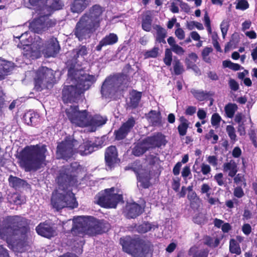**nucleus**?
Returning <instances> with one entry per match:
<instances>
[{"instance_id":"nucleus-24","label":"nucleus","mask_w":257,"mask_h":257,"mask_svg":"<svg viewBox=\"0 0 257 257\" xmlns=\"http://www.w3.org/2000/svg\"><path fill=\"white\" fill-rule=\"evenodd\" d=\"M24 34H22L20 36L16 37V38L18 39L20 42L17 45L18 48H21L23 50L22 53L24 56L27 58H31L33 55L34 51L32 45H29L22 42L21 39L23 37Z\"/></svg>"},{"instance_id":"nucleus-31","label":"nucleus","mask_w":257,"mask_h":257,"mask_svg":"<svg viewBox=\"0 0 257 257\" xmlns=\"http://www.w3.org/2000/svg\"><path fill=\"white\" fill-rule=\"evenodd\" d=\"M191 92L193 96L199 101L207 100L208 97L214 95V92L213 91L207 92L201 90L192 89Z\"/></svg>"},{"instance_id":"nucleus-16","label":"nucleus","mask_w":257,"mask_h":257,"mask_svg":"<svg viewBox=\"0 0 257 257\" xmlns=\"http://www.w3.org/2000/svg\"><path fill=\"white\" fill-rule=\"evenodd\" d=\"M144 212V208L135 202L127 203L125 205L124 213L128 219H135Z\"/></svg>"},{"instance_id":"nucleus-53","label":"nucleus","mask_w":257,"mask_h":257,"mask_svg":"<svg viewBox=\"0 0 257 257\" xmlns=\"http://www.w3.org/2000/svg\"><path fill=\"white\" fill-rule=\"evenodd\" d=\"M249 8V4L246 0H240L236 6V9L241 10H246Z\"/></svg>"},{"instance_id":"nucleus-29","label":"nucleus","mask_w":257,"mask_h":257,"mask_svg":"<svg viewBox=\"0 0 257 257\" xmlns=\"http://www.w3.org/2000/svg\"><path fill=\"white\" fill-rule=\"evenodd\" d=\"M142 96V93L136 90H133L130 93L128 106L132 109L137 108L139 105Z\"/></svg>"},{"instance_id":"nucleus-13","label":"nucleus","mask_w":257,"mask_h":257,"mask_svg":"<svg viewBox=\"0 0 257 257\" xmlns=\"http://www.w3.org/2000/svg\"><path fill=\"white\" fill-rule=\"evenodd\" d=\"M76 85H65L62 91V99L64 103L75 102L81 94Z\"/></svg>"},{"instance_id":"nucleus-35","label":"nucleus","mask_w":257,"mask_h":257,"mask_svg":"<svg viewBox=\"0 0 257 257\" xmlns=\"http://www.w3.org/2000/svg\"><path fill=\"white\" fill-rule=\"evenodd\" d=\"M154 29L157 33L156 41L160 43L166 44L165 39L167 36L166 30L159 25H156Z\"/></svg>"},{"instance_id":"nucleus-37","label":"nucleus","mask_w":257,"mask_h":257,"mask_svg":"<svg viewBox=\"0 0 257 257\" xmlns=\"http://www.w3.org/2000/svg\"><path fill=\"white\" fill-rule=\"evenodd\" d=\"M187 198L190 201V207L193 209H198L200 207V200L196 193L187 195Z\"/></svg>"},{"instance_id":"nucleus-61","label":"nucleus","mask_w":257,"mask_h":257,"mask_svg":"<svg viewBox=\"0 0 257 257\" xmlns=\"http://www.w3.org/2000/svg\"><path fill=\"white\" fill-rule=\"evenodd\" d=\"M211 169L209 165L202 163L201 166V172L204 175H207L211 172Z\"/></svg>"},{"instance_id":"nucleus-9","label":"nucleus","mask_w":257,"mask_h":257,"mask_svg":"<svg viewBox=\"0 0 257 257\" xmlns=\"http://www.w3.org/2000/svg\"><path fill=\"white\" fill-rule=\"evenodd\" d=\"M77 141L75 140H65L57 145L56 148V156L57 159H63L67 161L73 157L75 153L74 150V143Z\"/></svg>"},{"instance_id":"nucleus-40","label":"nucleus","mask_w":257,"mask_h":257,"mask_svg":"<svg viewBox=\"0 0 257 257\" xmlns=\"http://www.w3.org/2000/svg\"><path fill=\"white\" fill-rule=\"evenodd\" d=\"M8 200L11 204L21 205L25 203V200L20 194L14 193L8 197Z\"/></svg>"},{"instance_id":"nucleus-19","label":"nucleus","mask_w":257,"mask_h":257,"mask_svg":"<svg viewBox=\"0 0 257 257\" xmlns=\"http://www.w3.org/2000/svg\"><path fill=\"white\" fill-rule=\"evenodd\" d=\"M149 149L160 148L165 145V136L161 133H157L153 136H149L145 139Z\"/></svg>"},{"instance_id":"nucleus-58","label":"nucleus","mask_w":257,"mask_h":257,"mask_svg":"<svg viewBox=\"0 0 257 257\" xmlns=\"http://www.w3.org/2000/svg\"><path fill=\"white\" fill-rule=\"evenodd\" d=\"M211 188L209 186V185L206 183L203 184L201 186V190L200 192L201 194H206V196L209 197L210 195V193L209 192L211 190Z\"/></svg>"},{"instance_id":"nucleus-15","label":"nucleus","mask_w":257,"mask_h":257,"mask_svg":"<svg viewBox=\"0 0 257 257\" xmlns=\"http://www.w3.org/2000/svg\"><path fill=\"white\" fill-rule=\"evenodd\" d=\"M37 233L43 237L51 238L56 235V231L53 224L45 221L41 222L36 227Z\"/></svg>"},{"instance_id":"nucleus-52","label":"nucleus","mask_w":257,"mask_h":257,"mask_svg":"<svg viewBox=\"0 0 257 257\" xmlns=\"http://www.w3.org/2000/svg\"><path fill=\"white\" fill-rule=\"evenodd\" d=\"M181 178L179 177H176L173 178L172 182V188L176 192L179 191L180 187Z\"/></svg>"},{"instance_id":"nucleus-49","label":"nucleus","mask_w":257,"mask_h":257,"mask_svg":"<svg viewBox=\"0 0 257 257\" xmlns=\"http://www.w3.org/2000/svg\"><path fill=\"white\" fill-rule=\"evenodd\" d=\"M234 183L238 186L243 185V187H245L246 186V183L245 179L244 178V176L241 174H238L234 176L233 179Z\"/></svg>"},{"instance_id":"nucleus-54","label":"nucleus","mask_w":257,"mask_h":257,"mask_svg":"<svg viewBox=\"0 0 257 257\" xmlns=\"http://www.w3.org/2000/svg\"><path fill=\"white\" fill-rule=\"evenodd\" d=\"M228 85L230 89L233 91H236L239 88L238 83L235 80L232 78L229 80Z\"/></svg>"},{"instance_id":"nucleus-41","label":"nucleus","mask_w":257,"mask_h":257,"mask_svg":"<svg viewBox=\"0 0 257 257\" xmlns=\"http://www.w3.org/2000/svg\"><path fill=\"white\" fill-rule=\"evenodd\" d=\"M237 108V105L235 103H229L226 104L224 107V111L226 116L230 118H232Z\"/></svg>"},{"instance_id":"nucleus-28","label":"nucleus","mask_w":257,"mask_h":257,"mask_svg":"<svg viewBox=\"0 0 257 257\" xmlns=\"http://www.w3.org/2000/svg\"><path fill=\"white\" fill-rule=\"evenodd\" d=\"M114 80L112 78H107L103 82L101 88V93L102 95H110L114 89Z\"/></svg>"},{"instance_id":"nucleus-44","label":"nucleus","mask_w":257,"mask_h":257,"mask_svg":"<svg viewBox=\"0 0 257 257\" xmlns=\"http://www.w3.org/2000/svg\"><path fill=\"white\" fill-rule=\"evenodd\" d=\"M151 177L150 174L146 173L143 174L140 177V182L143 188L146 189L149 188L151 185Z\"/></svg>"},{"instance_id":"nucleus-64","label":"nucleus","mask_w":257,"mask_h":257,"mask_svg":"<svg viewBox=\"0 0 257 257\" xmlns=\"http://www.w3.org/2000/svg\"><path fill=\"white\" fill-rule=\"evenodd\" d=\"M223 176V174L221 173L216 174L214 176V179L216 181L217 184L219 186H221L224 184Z\"/></svg>"},{"instance_id":"nucleus-4","label":"nucleus","mask_w":257,"mask_h":257,"mask_svg":"<svg viewBox=\"0 0 257 257\" xmlns=\"http://www.w3.org/2000/svg\"><path fill=\"white\" fill-rule=\"evenodd\" d=\"M119 242L122 250L134 257H147L153 246L151 241L139 235L123 236Z\"/></svg>"},{"instance_id":"nucleus-48","label":"nucleus","mask_w":257,"mask_h":257,"mask_svg":"<svg viewBox=\"0 0 257 257\" xmlns=\"http://www.w3.org/2000/svg\"><path fill=\"white\" fill-rule=\"evenodd\" d=\"M163 61L167 66H170L172 61V52L170 49L167 48L165 51V57Z\"/></svg>"},{"instance_id":"nucleus-26","label":"nucleus","mask_w":257,"mask_h":257,"mask_svg":"<svg viewBox=\"0 0 257 257\" xmlns=\"http://www.w3.org/2000/svg\"><path fill=\"white\" fill-rule=\"evenodd\" d=\"M91 0H74L71 6L72 13H80L83 12L89 5Z\"/></svg>"},{"instance_id":"nucleus-23","label":"nucleus","mask_w":257,"mask_h":257,"mask_svg":"<svg viewBox=\"0 0 257 257\" xmlns=\"http://www.w3.org/2000/svg\"><path fill=\"white\" fill-rule=\"evenodd\" d=\"M147 117L152 126L156 127L163 125L162 117L160 111L151 110L148 113Z\"/></svg>"},{"instance_id":"nucleus-6","label":"nucleus","mask_w":257,"mask_h":257,"mask_svg":"<svg viewBox=\"0 0 257 257\" xmlns=\"http://www.w3.org/2000/svg\"><path fill=\"white\" fill-rule=\"evenodd\" d=\"M80 71L75 68V64H71L68 68V76L72 81H74L78 90H88L94 82V76L87 74H81Z\"/></svg>"},{"instance_id":"nucleus-33","label":"nucleus","mask_w":257,"mask_h":257,"mask_svg":"<svg viewBox=\"0 0 257 257\" xmlns=\"http://www.w3.org/2000/svg\"><path fill=\"white\" fill-rule=\"evenodd\" d=\"M152 17L150 11L146 12L143 17L142 27L143 30L146 32H150L152 29Z\"/></svg>"},{"instance_id":"nucleus-12","label":"nucleus","mask_w":257,"mask_h":257,"mask_svg":"<svg viewBox=\"0 0 257 257\" xmlns=\"http://www.w3.org/2000/svg\"><path fill=\"white\" fill-rule=\"evenodd\" d=\"M136 120L133 116H131L124 122L122 123L119 128L114 132L115 140L120 141L124 139L133 129L136 124Z\"/></svg>"},{"instance_id":"nucleus-62","label":"nucleus","mask_w":257,"mask_h":257,"mask_svg":"<svg viewBox=\"0 0 257 257\" xmlns=\"http://www.w3.org/2000/svg\"><path fill=\"white\" fill-rule=\"evenodd\" d=\"M175 34L178 39L180 40H183L185 38V32L182 28H177L175 32Z\"/></svg>"},{"instance_id":"nucleus-18","label":"nucleus","mask_w":257,"mask_h":257,"mask_svg":"<svg viewBox=\"0 0 257 257\" xmlns=\"http://www.w3.org/2000/svg\"><path fill=\"white\" fill-rule=\"evenodd\" d=\"M104 160L105 165L107 167L110 168L114 167L118 160V153L115 146H110L106 149Z\"/></svg>"},{"instance_id":"nucleus-50","label":"nucleus","mask_w":257,"mask_h":257,"mask_svg":"<svg viewBox=\"0 0 257 257\" xmlns=\"http://www.w3.org/2000/svg\"><path fill=\"white\" fill-rule=\"evenodd\" d=\"M159 53V48L154 47L152 49L146 51L144 54L145 58H156Z\"/></svg>"},{"instance_id":"nucleus-8","label":"nucleus","mask_w":257,"mask_h":257,"mask_svg":"<svg viewBox=\"0 0 257 257\" xmlns=\"http://www.w3.org/2000/svg\"><path fill=\"white\" fill-rule=\"evenodd\" d=\"M57 24L55 19H51L48 15H43L35 18L30 23V30L37 34H42Z\"/></svg>"},{"instance_id":"nucleus-39","label":"nucleus","mask_w":257,"mask_h":257,"mask_svg":"<svg viewBox=\"0 0 257 257\" xmlns=\"http://www.w3.org/2000/svg\"><path fill=\"white\" fill-rule=\"evenodd\" d=\"M229 251L232 253L239 255L241 253V248L239 244L234 238H231L229 240Z\"/></svg>"},{"instance_id":"nucleus-2","label":"nucleus","mask_w":257,"mask_h":257,"mask_svg":"<svg viewBox=\"0 0 257 257\" xmlns=\"http://www.w3.org/2000/svg\"><path fill=\"white\" fill-rule=\"evenodd\" d=\"M47 150L45 145L27 146L19 154L21 166L26 172L36 171L43 166Z\"/></svg>"},{"instance_id":"nucleus-5","label":"nucleus","mask_w":257,"mask_h":257,"mask_svg":"<svg viewBox=\"0 0 257 257\" xmlns=\"http://www.w3.org/2000/svg\"><path fill=\"white\" fill-rule=\"evenodd\" d=\"M114 187L105 189L96 196L97 204L105 208H115L119 202L123 203L122 194L114 193Z\"/></svg>"},{"instance_id":"nucleus-32","label":"nucleus","mask_w":257,"mask_h":257,"mask_svg":"<svg viewBox=\"0 0 257 257\" xmlns=\"http://www.w3.org/2000/svg\"><path fill=\"white\" fill-rule=\"evenodd\" d=\"M209 250L206 249H199L196 245L191 246L188 252V255L192 257H208Z\"/></svg>"},{"instance_id":"nucleus-17","label":"nucleus","mask_w":257,"mask_h":257,"mask_svg":"<svg viewBox=\"0 0 257 257\" xmlns=\"http://www.w3.org/2000/svg\"><path fill=\"white\" fill-rule=\"evenodd\" d=\"M60 49V47L57 38L52 37L45 42L43 53L47 57H54L59 53Z\"/></svg>"},{"instance_id":"nucleus-27","label":"nucleus","mask_w":257,"mask_h":257,"mask_svg":"<svg viewBox=\"0 0 257 257\" xmlns=\"http://www.w3.org/2000/svg\"><path fill=\"white\" fill-rule=\"evenodd\" d=\"M149 149V147H148L146 142L144 139L135 146L132 150V154L135 156L140 157L145 154Z\"/></svg>"},{"instance_id":"nucleus-46","label":"nucleus","mask_w":257,"mask_h":257,"mask_svg":"<svg viewBox=\"0 0 257 257\" xmlns=\"http://www.w3.org/2000/svg\"><path fill=\"white\" fill-rule=\"evenodd\" d=\"M76 54L74 55V59L77 60L79 56H84L87 54V48L86 46L80 45L78 48L74 50Z\"/></svg>"},{"instance_id":"nucleus-63","label":"nucleus","mask_w":257,"mask_h":257,"mask_svg":"<svg viewBox=\"0 0 257 257\" xmlns=\"http://www.w3.org/2000/svg\"><path fill=\"white\" fill-rule=\"evenodd\" d=\"M196 107L194 106H188L185 111V114L187 115H192L196 111Z\"/></svg>"},{"instance_id":"nucleus-55","label":"nucleus","mask_w":257,"mask_h":257,"mask_svg":"<svg viewBox=\"0 0 257 257\" xmlns=\"http://www.w3.org/2000/svg\"><path fill=\"white\" fill-rule=\"evenodd\" d=\"M221 118L217 113H214L212 115L211 122L212 125L215 126L219 124Z\"/></svg>"},{"instance_id":"nucleus-34","label":"nucleus","mask_w":257,"mask_h":257,"mask_svg":"<svg viewBox=\"0 0 257 257\" xmlns=\"http://www.w3.org/2000/svg\"><path fill=\"white\" fill-rule=\"evenodd\" d=\"M189 57L192 59L193 61V63H191L189 60H187V68L188 69H191L196 73V74L200 75V70L197 65L195 64V62H196L198 58L197 55L195 53L192 52L189 54Z\"/></svg>"},{"instance_id":"nucleus-42","label":"nucleus","mask_w":257,"mask_h":257,"mask_svg":"<svg viewBox=\"0 0 257 257\" xmlns=\"http://www.w3.org/2000/svg\"><path fill=\"white\" fill-rule=\"evenodd\" d=\"M173 66L174 72L176 75H179L185 71L184 66L179 59L174 60Z\"/></svg>"},{"instance_id":"nucleus-43","label":"nucleus","mask_w":257,"mask_h":257,"mask_svg":"<svg viewBox=\"0 0 257 257\" xmlns=\"http://www.w3.org/2000/svg\"><path fill=\"white\" fill-rule=\"evenodd\" d=\"M153 227L152 224L149 222H144L137 227V231L140 233H145L150 231Z\"/></svg>"},{"instance_id":"nucleus-36","label":"nucleus","mask_w":257,"mask_h":257,"mask_svg":"<svg viewBox=\"0 0 257 257\" xmlns=\"http://www.w3.org/2000/svg\"><path fill=\"white\" fill-rule=\"evenodd\" d=\"M9 185L11 187L17 189L24 186L26 181L18 177L11 175L8 179Z\"/></svg>"},{"instance_id":"nucleus-25","label":"nucleus","mask_w":257,"mask_h":257,"mask_svg":"<svg viewBox=\"0 0 257 257\" xmlns=\"http://www.w3.org/2000/svg\"><path fill=\"white\" fill-rule=\"evenodd\" d=\"M14 68V63L0 57V81L5 79L6 75Z\"/></svg>"},{"instance_id":"nucleus-3","label":"nucleus","mask_w":257,"mask_h":257,"mask_svg":"<svg viewBox=\"0 0 257 257\" xmlns=\"http://www.w3.org/2000/svg\"><path fill=\"white\" fill-rule=\"evenodd\" d=\"M109 224L103 220H97L93 216L78 217L73 221L71 232L74 236L83 237L101 234L107 230Z\"/></svg>"},{"instance_id":"nucleus-14","label":"nucleus","mask_w":257,"mask_h":257,"mask_svg":"<svg viewBox=\"0 0 257 257\" xmlns=\"http://www.w3.org/2000/svg\"><path fill=\"white\" fill-rule=\"evenodd\" d=\"M103 11L102 7L98 5H95L90 8L88 14H84L82 16L86 17V20L98 28L101 22L100 17Z\"/></svg>"},{"instance_id":"nucleus-57","label":"nucleus","mask_w":257,"mask_h":257,"mask_svg":"<svg viewBox=\"0 0 257 257\" xmlns=\"http://www.w3.org/2000/svg\"><path fill=\"white\" fill-rule=\"evenodd\" d=\"M206 139L207 140H209L211 138H213V141L212 142V144H216L218 140V136L214 134V131L213 130H210L208 134H207L205 137Z\"/></svg>"},{"instance_id":"nucleus-51","label":"nucleus","mask_w":257,"mask_h":257,"mask_svg":"<svg viewBox=\"0 0 257 257\" xmlns=\"http://www.w3.org/2000/svg\"><path fill=\"white\" fill-rule=\"evenodd\" d=\"M189 127V124L180 123L178 126V133L180 136H184L186 135L187 130Z\"/></svg>"},{"instance_id":"nucleus-56","label":"nucleus","mask_w":257,"mask_h":257,"mask_svg":"<svg viewBox=\"0 0 257 257\" xmlns=\"http://www.w3.org/2000/svg\"><path fill=\"white\" fill-rule=\"evenodd\" d=\"M233 195L238 198H240L244 195V191L241 186H237L234 189Z\"/></svg>"},{"instance_id":"nucleus-7","label":"nucleus","mask_w":257,"mask_h":257,"mask_svg":"<svg viewBox=\"0 0 257 257\" xmlns=\"http://www.w3.org/2000/svg\"><path fill=\"white\" fill-rule=\"evenodd\" d=\"M85 16H82L76 23L74 30V35L80 41L90 38L91 35L98 28L85 19Z\"/></svg>"},{"instance_id":"nucleus-47","label":"nucleus","mask_w":257,"mask_h":257,"mask_svg":"<svg viewBox=\"0 0 257 257\" xmlns=\"http://www.w3.org/2000/svg\"><path fill=\"white\" fill-rule=\"evenodd\" d=\"M226 132L230 139L231 142L234 143L236 141V135L234 127L231 125H228L226 126Z\"/></svg>"},{"instance_id":"nucleus-10","label":"nucleus","mask_w":257,"mask_h":257,"mask_svg":"<svg viewBox=\"0 0 257 257\" xmlns=\"http://www.w3.org/2000/svg\"><path fill=\"white\" fill-rule=\"evenodd\" d=\"M87 110H79L78 105H71L66 108L65 113L70 122L75 125L83 127Z\"/></svg>"},{"instance_id":"nucleus-21","label":"nucleus","mask_w":257,"mask_h":257,"mask_svg":"<svg viewBox=\"0 0 257 257\" xmlns=\"http://www.w3.org/2000/svg\"><path fill=\"white\" fill-rule=\"evenodd\" d=\"M98 148V145L91 141L87 140L79 145L78 153L81 156H86L91 154Z\"/></svg>"},{"instance_id":"nucleus-11","label":"nucleus","mask_w":257,"mask_h":257,"mask_svg":"<svg viewBox=\"0 0 257 257\" xmlns=\"http://www.w3.org/2000/svg\"><path fill=\"white\" fill-rule=\"evenodd\" d=\"M54 78V76L50 69L38 73L34 80L35 90L39 92L48 88L49 85L52 83Z\"/></svg>"},{"instance_id":"nucleus-20","label":"nucleus","mask_w":257,"mask_h":257,"mask_svg":"<svg viewBox=\"0 0 257 257\" xmlns=\"http://www.w3.org/2000/svg\"><path fill=\"white\" fill-rule=\"evenodd\" d=\"M107 119L106 117H103L100 115H95L93 116H88L86 112V118L84 120L83 127L87 126H100L106 123Z\"/></svg>"},{"instance_id":"nucleus-38","label":"nucleus","mask_w":257,"mask_h":257,"mask_svg":"<svg viewBox=\"0 0 257 257\" xmlns=\"http://www.w3.org/2000/svg\"><path fill=\"white\" fill-rule=\"evenodd\" d=\"M23 117L25 122L31 126H35L39 119V116L35 113H27Z\"/></svg>"},{"instance_id":"nucleus-30","label":"nucleus","mask_w":257,"mask_h":257,"mask_svg":"<svg viewBox=\"0 0 257 257\" xmlns=\"http://www.w3.org/2000/svg\"><path fill=\"white\" fill-rule=\"evenodd\" d=\"M223 171L224 172H228V175L233 177L238 171L237 165L233 160H230L229 162L223 164Z\"/></svg>"},{"instance_id":"nucleus-22","label":"nucleus","mask_w":257,"mask_h":257,"mask_svg":"<svg viewBox=\"0 0 257 257\" xmlns=\"http://www.w3.org/2000/svg\"><path fill=\"white\" fill-rule=\"evenodd\" d=\"M118 40V38L116 34L114 33H109L103 37L99 42V44L96 46L95 49L97 51H100L103 47L108 45H113L116 44Z\"/></svg>"},{"instance_id":"nucleus-45","label":"nucleus","mask_w":257,"mask_h":257,"mask_svg":"<svg viewBox=\"0 0 257 257\" xmlns=\"http://www.w3.org/2000/svg\"><path fill=\"white\" fill-rule=\"evenodd\" d=\"M45 43H44L43 40L39 37H38L35 38V41L32 45L33 47L35 49V50L43 52V50L45 48Z\"/></svg>"},{"instance_id":"nucleus-60","label":"nucleus","mask_w":257,"mask_h":257,"mask_svg":"<svg viewBox=\"0 0 257 257\" xmlns=\"http://www.w3.org/2000/svg\"><path fill=\"white\" fill-rule=\"evenodd\" d=\"M170 49L178 55H182L185 52L183 48L177 44Z\"/></svg>"},{"instance_id":"nucleus-1","label":"nucleus","mask_w":257,"mask_h":257,"mask_svg":"<svg viewBox=\"0 0 257 257\" xmlns=\"http://www.w3.org/2000/svg\"><path fill=\"white\" fill-rule=\"evenodd\" d=\"M79 166L77 162H74L70 166H63L59 170L56 179L59 190H54L51 198V204L57 211L65 207L73 209L78 207L74 194L68 188L77 185L78 180L75 172Z\"/></svg>"},{"instance_id":"nucleus-59","label":"nucleus","mask_w":257,"mask_h":257,"mask_svg":"<svg viewBox=\"0 0 257 257\" xmlns=\"http://www.w3.org/2000/svg\"><path fill=\"white\" fill-rule=\"evenodd\" d=\"M208 163L213 167H216L218 165V159L215 156H209L207 158Z\"/></svg>"}]
</instances>
